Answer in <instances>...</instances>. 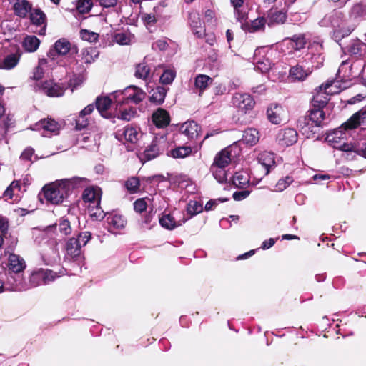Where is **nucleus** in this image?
Listing matches in <instances>:
<instances>
[{
	"mask_svg": "<svg viewBox=\"0 0 366 366\" xmlns=\"http://www.w3.org/2000/svg\"><path fill=\"white\" fill-rule=\"evenodd\" d=\"M14 13L20 18H26L28 14L31 13L32 5L26 0H18L14 4Z\"/></svg>",
	"mask_w": 366,
	"mask_h": 366,
	"instance_id": "obj_25",
	"label": "nucleus"
},
{
	"mask_svg": "<svg viewBox=\"0 0 366 366\" xmlns=\"http://www.w3.org/2000/svg\"><path fill=\"white\" fill-rule=\"evenodd\" d=\"M30 20L32 24L40 27L38 34L39 35H44L46 27V14L41 9H34L30 13Z\"/></svg>",
	"mask_w": 366,
	"mask_h": 366,
	"instance_id": "obj_17",
	"label": "nucleus"
},
{
	"mask_svg": "<svg viewBox=\"0 0 366 366\" xmlns=\"http://www.w3.org/2000/svg\"><path fill=\"white\" fill-rule=\"evenodd\" d=\"M81 60L86 64L94 62L99 56V51L93 47L85 48L81 50Z\"/></svg>",
	"mask_w": 366,
	"mask_h": 366,
	"instance_id": "obj_36",
	"label": "nucleus"
},
{
	"mask_svg": "<svg viewBox=\"0 0 366 366\" xmlns=\"http://www.w3.org/2000/svg\"><path fill=\"white\" fill-rule=\"evenodd\" d=\"M54 226L49 228L51 229ZM54 227H58V230L60 234L63 236L69 235L71 233L72 229L71 227L70 222L67 219L62 218L59 220V224H55Z\"/></svg>",
	"mask_w": 366,
	"mask_h": 366,
	"instance_id": "obj_42",
	"label": "nucleus"
},
{
	"mask_svg": "<svg viewBox=\"0 0 366 366\" xmlns=\"http://www.w3.org/2000/svg\"><path fill=\"white\" fill-rule=\"evenodd\" d=\"M88 183L86 178L74 177L64 179L45 185L42 192L46 200L53 204L62 203L70 192L77 188L83 187Z\"/></svg>",
	"mask_w": 366,
	"mask_h": 366,
	"instance_id": "obj_1",
	"label": "nucleus"
},
{
	"mask_svg": "<svg viewBox=\"0 0 366 366\" xmlns=\"http://www.w3.org/2000/svg\"><path fill=\"white\" fill-rule=\"evenodd\" d=\"M266 22L267 20L264 17H259L252 21L250 24H242L241 27L249 32H256L263 30Z\"/></svg>",
	"mask_w": 366,
	"mask_h": 366,
	"instance_id": "obj_31",
	"label": "nucleus"
},
{
	"mask_svg": "<svg viewBox=\"0 0 366 366\" xmlns=\"http://www.w3.org/2000/svg\"><path fill=\"white\" fill-rule=\"evenodd\" d=\"M337 142L330 143L334 148L338 149L344 152H354L356 154L362 156L366 158V141H360L355 144L343 143L340 144L339 140L337 139Z\"/></svg>",
	"mask_w": 366,
	"mask_h": 366,
	"instance_id": "obj_13",
	"label": "nucleus"
},
{
	"mask_svg": "<svg viewBox=\"0 0 366 366\" xmlns=\"http://www.w3.org/2000/svg\"><path fill=\"white\" fill-rule=\"evenodd\" d=\"M71 49V43L66 39H60L56 41L54 45V50H50L48 56L54 59V53L56 52L59 55H66Z\"/></svg>",
	"mask_w": 366,
	"mask_h": 366,
	"instance_id": "obj_24",
	"label": "nucleus"
},
{
	"mask_svg": "<svg viewBox=\"0 0 366 366\" xmlns=\"http://www.w3.org/2000/svg\"><path fill=\"white\" fill-rule=\"evenodd\" d=\"M187 213L190 215L189 217L187 218L188 220L190 217L199 214L202 211V205L195 200H191L187 204Z\"/></svg>",
	"mask_w": 366,
	"mask_h": 366,
	"instance_id": "obj_47",
	"label": "nucleus"
},
{
	"mask_svg": "<svg viewBox=\"0 0 366 366\" xmlns=\"http://www.w3.org/2000/svg\"><path fill=\"white\" fill-rule=\"evenodd\" d=\"M167 94V89L162 86H158L152 90L150 101L156 104H161L164 102Z\"/></svg>",
	"mask_w": 366,
	"mask_h": 366,
	"instance_id": "obj_40",
	"label": "nucleus"
},
{
	"mask_svg": "<svg viewBox=\"0 0 366 366\" xmlns=\"http://www.w3.org/2000/svg\"><path fill=\"white\" fill-rule=\"evenodd\" d=\"M259 139V132L256 129L249 128L244 132L242 141L249 145H254Z\"/></svg>",
	"mask_w": 366,
	"mask_h": 366,
	"instance_id": "obj_37",
	"label": "nucleus"
},
{
	"mask_svg": "<svg viewBox=\"0 0 366 366\" xmlns=\"http://www.w3.org/2000/svg\"><path fill=\"white\" fill-rule=\"evenodd\" d=\"M212 79L205 74H199L194 78V90L199 96L212 83Z\"/></svg>",
	"mask_w": 366,
	"mask_h": 366,
	"instance_id": "obj_26",
	"label": "nucleus"
},
{
	"mask_svg": "<svg viewBox=\"0 0 366 366\" xmlns=\"http://www.w3.org/2000/svg\"><path fill=\"white\" fill-rule=\"evenodd\" d=\"M118 0H95L96 3H99V5L104 8L114 7L117 5Z\"/></svg>",
	"mask_w": 366,
	"mask_h": 366,
	"instance_id": "obj_61",
	"label": "nucleus"
},
{
	"mask_svg": "<svg viewBox=\"0 0 366 366\" xmlns=\"http://www.w3.org/2000/svg\"><path fill=\"white\" fill-rule=\"evenodd\" d=\"M341 91L338 81H327L319 87V91L314 96L312 106L314 109H322L329 101L328 95L337 94Z\"/></svg>",
	"mask_w": 366,
	"mask_h": 366,
	"instance_id": "obj_6",
	"label": "nucleus"
},
{
	"mask_svg": "<svg viewBox=\"0 0 366 366\" xmlns=\"http://www.w3.org/2000/svg\"><path fill=\"white\" fill-rule=\"evenodd\" d=\"M231 162L230 152L227 148L222 149L218 152L214 159L212 164L227 168Z\"/></svg>",
	"mask_w": 366,
	"mask_h": 366,
	"instance_id": "obj_32",
	"label": "nucleus"
},
{
	"mask_svg": "<svg viewBox=\"0 0 366 366\" xmlns=\"http://www.w3.org/2000/svg\"><path fill=\"white\" fill-rule=\"evenodd\" d=\"M101 197V189L94 187L86 188L82 194L84 202L89 203V211L91 217L97 219H102L105 216L104 211L100 208Z\"/></svg>",
	"mask_w": 366,
	"mask_h": 366,
	"instance_id": "obj_5",
	"label": "nucleus"
},
{
	"mask_svg": "<svg viewBox=\"0 0 366 366\" xmlns=\"http://www.w3.org/2000/svg\"><path fill=\"white\" fill-rule=\"evenodd\" d=\"M312 73L310 68L304 69L302 65L297 64L290 68V77L292 81H303Z\"/></svg>",
	"mask_w": 366,
	"mask_h": 366,
	"instance_id": "obj_22",
	"label": "nucleus"
},
{
	"mask_svg": "<svg viewBox=\"0 0 366 366\" xmlns=\"http://www.w3.org/2000/svg\"><path fill=\"white\" fill-rule=\"evenodd\" d=\"M40 44L39 39L35 36H27L23 41V47L28 52L37 50Z\"/></svg>",
	"mask_w": 366,
	"mask_h": 366,
	"instance_id": "obj_39",
	"label": "nucleus"
},
{
	"mask_svg": "<svg viewBox=\"0 0 366 366\" xmlns=\"http://www.w3.org/2000/svg\"><path fill=\"white\" fill-rule=\"evenodd\" d=\"M49 61L46 59H41L39 60L38 66H36L32 72L31 79L35 80L36 82H40L39 81L43 78L45 71L48 66Z\"/></svg>",
	"mask_w": 366,
	"mask_h": 366,
	"instance_id": "obj_33",
	"label": "nucleus"
},
{
	"mask_svg": "<svg viewBox=\"0 0 366 366\" xmlns=\"http://www.w3.org/2000/svg\"><path fill=\"white\" fill-rule=\"evenodd\" d=\"M267 118L269 122L274 124H281L287 119V112L282 107L277 104L272 105L267 109Z\"/></svg>",
	"mask_w": 366,
	"mask_h": 366,
	"instance_id": "obj_14",
	"label": "nucleus"
},
{
	"mask_svg": "<svg viewBox=\"0 0 366 366\" xmlns=\"http://www.w3.org/2000/svg\"><path fill=\"white\" fill-rule=\"evenodd\" d=\"M176 76V71L173 69H165L160 76V81L163 84H171Z\"/></svg>",
	"mask_w": 366,
	"mask_h": 366,
	"instance_id": "obj_48",
	"label": "nucleus"
},
{
	"mask_svg": "<svg viewBox=\"0 0 366 366\" xmlns=\"http://www.w3.org/2000/svg\"><path fill=\"white\" fill-rule=\"evenodd\" d=\"M234 107L244 113L253 109L255 102L251 95L246 93H236L232 97Z\"/></svg>",
	"mask_w": 366,
	"mask_h": 366,
	"instance_id": "obj_12",
	"label": "nucleus"
},
{
	"mask_svg": "<svg viewBox=\"0 0 366 366\" xmlns=\"http://www.w3.org/2000/svg\"><path fill=\"white\" fill-rule=\"evenodd\" d=\"M139 186V181L136 177H131L126 182L127 189L132 193L135 192Z\"/></svg>",
	"mask_w": 366,
	"mask_h": 366,
	"instance_id": "obj_56",
	"label": "nucleus"
},
{
	"mask_svg": "<svg viewBox=\"0 0 366 366\" xmlns=\"http://www.w3.org/2000/svg\"><path fill=\"white\" fill-rule=\"evenodd\" d=\"M259 162L265 169V174H268L269 169L275 164L274 154L269 152H264L259 156Z\"/></svg>",
	"mask_w": 366,
	"mask_h": 366,
	"instance_id": "obj_29",
	"label": "nucleus"
},
{
	"mask_svg": "<svg viewBox=\"0 0 366 366\" xmlns=\"http://www.w3.org/2000/svg\"><path fill=\"white\" fill-rule=\"evenodd\" d=\"M236 19L242 24H247L244 22L247 19V13L245 9L242 8H237L234 9Z\"/></svg>",
	"mask_w": 366,
	"mask_h": 366,
	"instance_id": "obj_57",
	"label": "nucleus"
},
{
	"mask_svg": "<svg viewBox=\"0 0 366 366\" xmlns=\"http://www.w3.org/2000/svg\"><path fill=\"white\" fill-rule=\"evenodd\" d=\"M154 50L165 51L168 47V43L165 39H159L152 45Z\"/></svg>",
	"mask_w": 366,
	"mask_h": 366,
	"instance_id": "obj_59",
	"label": "nucleus"
},
{
	"mask_svg": "<svg viewBox=\"0 0 366 366\" xmlns=\"http://www.w3.org/2000/svg\"><path fill=\"white\" fill-rule=\"evenodd\" d=\"M107 222L109 225V231L112 233H117V231L124 228L127 221L125 218L117 214H110L107 217Z\"/></svg>",
	"mask_w": 366,
	"mask_h": 366,
	"instance_id": "obj_20",
	"label": "nucleus"
},
{
	"mask_svg": "<svg viewBox=\"0 0 366 366\" xmlns=\"http://www.w3.org/2000/svg\"><path fill=\"white\" fill-rule=\"evenodd\" d=\"M150 73V68L144 63L139 64L136 67L135 76L141 79H147Z\"/></svg>",
	"mask_w": 366,
	"mask_h": 366,
	"instance_id": "obj_44",
	"label": "nucleus"
},
{
	"mask_svg": "<svg viewBox=\"0 0 366 366\" xmlns=\"http://www.w3.org/2000/svg\"><path fill=\"white\" fill-rule=\"evenodd\" d=\"M137 114L136 109L134 107H130L128 109H124L120 112V114H118V119L124 121H130L134 116Z\"/></svg>",
	"mask_w": 366,
	"mask_h": 366,
	"instance_id": "obj_52",
	"label": "nucleus"
},
{
	"mask_svg": "<svg viewBox=\"0 0 366 366\" xmlns=\"http://www.w3.org/2000/svg\"><path fill=\"white\" fill-rule=\"evenodd\" d=\"M366 16V6L362 4H355L350 12V20L357 24L359 19Z\"/></svg>",
	"mask_w": 366,
	"mask_h": 366,
	"instance_id": "obj_35",
	"label": "nucleus"
},
{
	"mask_svg": "<svg viewBox=\"0 0 366 366\" xmlns=\"http://www.w3.org/2000/svg\"><path fill=\"white\" fill-rule=\"evenodd\" d=\"M297 140V133L294 129H285L279 131L277 141L282 147H288L295 144Z\"/></svg>",
	"mask_w": 366,
	"mask_h": 366,
	"instance_id": "obj_15",
	"label": "nucleus"
},
{
	"mask_svg": "<svg viewBox=\"0 0 366 366\" xmlns=\"http://www.w3.org/2000/svg\"><path fill=\"white\" fill-rule=\"evenodd\" d=\"M4 276L6 277V274H4L0 277V292H3L6 290H14L16 287L14 284H11L9 286H7V284H5L4 278Z\"/></svg>",
	"mask_w": 366,
	"mask_h": 366,
	"instance_id": "obj_60",
	"label": "nucleus"
},
{
	"mask_svg": "<svg viewBox=\"0 0 366 366\" xmlns=\"http://www.w3.org/2000/svg\"><path fill=\"white\" fill-rule=\"evenodd\" d=\"M59 276L52 270L39 269L34 271L29 278V283L32 287L46 285L54 281Z\"/></svg>",
	"mask_w": 366,
	"mask_h": 366,
	"instance_id": "obj_10",
	"label": "nucleus"
},
{
	"mask_svg": "<svg viewBox=\"0 0 366 366\" xmlns=\"http://www.w3.org/2000/svg\"><path fill=\"white\" fill-rule=\"evenodd\" d=\"M112 101L114 102V99L112 96V93L109 96L98 97L96 99V108L103 117L109 118L111 117L108 109L110 108Z\"/></svg>",
	"mask_w": 366,
	"mask_h": 366,
	"instance_id": "obj_19",
	"label": "nucleus"
},
{
	"mask_svg": "<svg viewBox=\"0 0 366 366\" xmlns=\"http://www.w3.org/2000/svg\"><path fill=\"white\" fill-rule=\"evenodd\" d=\"M271 61L268 59H264L262 60L259 59L256 61L255 68L262 73L268 71L271 69Z\"/></svg>",
	"mask_w": 366,
	"mask_h": 366,
	"instance_id": "obj_54",
	"label": "nucleus"
},
{
	"mask_svg": "<svg viewBox=\"0 0 366 366\" xmlns=\"http://www.w3.org/2000/svg\"><path fill=\"white\" fill-rule=\"evenodd\" d=\"M147 204L144 199L140 198L134 202V209L138 213L144 212L147 209Z\"/></svg>",
	"mask_w": 366,
	"mask_h": 366,
	"instance_id": "obj_58",
	"label": "nucleus"
},
{
	"mask_svg": "<svg viewBox=\"0 0 366 366\" xmlns=\"http://www.w3.org/2000/svg\"><path fill=\"white\" fill-rule=\"evenodd\" d=\"M360 44L359 42H355L350 46L348 51L351 54L356 55L360 53Z\"/></svg>",
	"mask_w": 366,
	"mask_h": 366,
	"instance_id": "obj_64",
	"label": "nucleus"
},
{
	"mask_svg": "<svg viewBox=\"0 0 366 366\" xmlns=\"http://www.w3.org/2000/svg\"><path fill=\"white\" fill-rule=\"evenodd\" d=\"M19 59V53L10 54L0 61V68L6 70L12 69L18 64Z\"/></svg>",
	"mask_w": 366,
	"mask_h": 366,
	"instance_id": "obj_30",
	"label": "nucleus"
},
{
	"mask_svg": "<svg viewBox=\"0 0 366 366\" xmlns=\"http://www.w3.org/2000/svg\"><path fill=\"white\" fill-rule=\"evenodd\" d=\"M361 126L362 129H366V107H363L356 113H355L346 122H345L340 128L335 129L332 133L328 134L326 140L329 143L337 142V139H344L345 133L343 130L347 131Z\"/></svg>",
	"mask_w": 366,
	"mask_h": 366,
	"instance_id": "obj_2",
	"label": "nucleus"
},
{
	"mask_svg": "<svg viewBox=\"0 0 366 366\" xmlns=\"http://www.w3.org/2000/svg\"><path fill=\"white\" fill-rule=\"evenodd\" d=\"M307 41L304 35H295L288 40V46L295 51H299L305 47Z\"/></svg>",
	"mask_w": 366,
	"mask_h": 366,
	"instance_id": "obj_38",
	"label": "nucleus"
},
{
	"mask_svg": "<svg viewBox=\"0 0 366 366\" xmlns=\"http://www.w3.org/2000/svg\"><path fill=\"white\" fill-rule=\"evenodd\" d=\"M34 153V149L28 147L24 149L21 155V158L24 160H31V157Z\"/></svg>",
	"mask_w": 366,
	"mask_h": 366,
	"instance_id": "obj_63",
	"label": "nucleus"
},
{
	"mask_svg": "<svg viewBox=\"0 0 366 366\" xmlns=\"http://www.w3.org/2000/svg\"><path fill=\"white\" fill-rule=\"evenodd\" d=\"M325 114L322 109L311 108L309 114L302 119L298 121L300 126L303 134H307L309 137L310 134H307L310 128L317 129L323 127L322 121L325 119ZM316 129H312L311 132L315 134Z\"/></svg>",
	"mask_w": 366,
	"mask_h": 366,
	"instance_id": "obj_7",
	"label": "nucleus"
},
{
	"mask_svg": "<svg viewBox=\"0 0 366 366\" xmlns=\"http://www.w3.org/2000/svg\"><path fill=\"white\" fill-rule=\"evenodd\" d=\"M293 182L292 177L287 176L284 178L279 179L275 185L277 192H282Z\"/></svg>",
	"mask_w": 366,
	"mask_h": 366,
	"instance_id": "obj_53",
	"label": "nucleus"
},
{
	"mask_svg": "<svg viewBox=\"0 0 366 366\" xmlns=\"http://www.w3.org/2000/svg\"><path fill=\"white\" fill-rule=\"evenodd\" d=\"M286 14L282 11L270 12L268 16V26L283 24L286 19Z\"/></svg>",
	"mask_w": 366,
	"mask_h": 366,
	"instance_id": "obj_41",
	"label": "nucleus"
},
{
	"mask_svg": "<svg viewBox=\"0 0 366 366\" xmlns=\"http://www.w3.org/2000/svg\"><path fill=\"white\" fill-rule=\"evenodd\" d=\"M114 99L117 109L124 104L133 102L136 104L142 102L146 97V93L136 86H129L124 90H118L112 93Z\"/></svg>",
	"mask_w": 366,
	"mask_h": 366,
	"instance_id": "obj_3",
	"label": "nucleus"
},
{
	"mask_svg": "<svg viewBox=\"0 0 366 366\" xmlns=\"http://www.w3.org/2000/svg\"><path fill=\"white\" fill-rule=\"evenodd\" d=\"M330 20L331 26L334 29L333 36L337 41L349 36L357 26L355 21L350 20V16L347 19L340 11L335 12L330 17Z\"/></svg>",
	"mask_w": 366,
	"mask_h": 366,
	"instance_id": "obj_4",
	"label": "nucleus"
},
{
	"mask_svg": "<svg viewBox=\"0 0 366 366\" xmlns=\"http://www.w3.org/2000/svg\"><path fill=\"white\" fill-rule=\"evenodd\" d=\"M31 128L36 131L42 130V136L49 137L51 134H58L60 125L54 119L49 118L40 120Z\"/></svg>",
	"mask_w": 366,
	"mask_h": 366,
	"instance_id": "obj_11",
	"label": "nucleus"
},
{
	"mask_svg": "<svg viewBox=\"0 0 366 366\" xmlns=\"http://www.w3.org/2000/svg\"><path fill=\"white\" fill-rule=\"evenodd\" d=\"M249 194L250 192L247 190L235 192L233 194L232 197L235 201H241L247 198L249 195Z\"/></svg>",
	"mask_w": 366,
	"mask_h": 366,
	"instance_id": "obj_62",
	"label": "nucleus"
},
{
	"mask_svg": "<svg viewBox=\"0 0 366 366\" xmlns=\"http://www.w3.org/2000/svg\"><path fill=\"white\" fill-rule=\"evenodd\" d=\"M249 182V178L245 173L236 172L233 176L232 182L237 187L244 188Z\"/></svg>",
	"mask_w": 366,
	"mask_h": 366,
	"instance_id": "obj_43",
	"label": "nucleus"
},
{
	"mask_svg": "<svg viewBox=\"0 0 366 366\" xmlns=\"http://www.w3.org/2000/svg\"><path fill=\"white\" fill-rule=\"evenodd\" d=\"M210 172H212L214 179L219 183H224L227 180V168L212 164L210 167Z\"/></svg>",
	"mask_w": 366,
	"mask_h": 366,
	"instance_id": "obj_34",
	"label": "nucleus"
},
{
	"mask_svg": "<svg viewBox=\"0 0 366 366\" xmlns=\"http://www.w3.org/2000/svg\"><path fill=\"white\" fill-rule=\"evenodd\" d=\"M192 152L189 147H179L171 150V156L174 158H184Z\"/></svg>",
	"mask_w": 366,
	"mask_h": 366,
	"instance_id": "obj_46",
	"label": "nucleus"
},
{
	"mask_svg": "<svg viewBox=\"0 0 366 366\" xmlns=\"http://www.w3.org/2000/svg\"><path fill=\"white\" fill-rule=\"evenodd\" d=\"M124 138L127 141L134 143L138 139L139 133L134 127L126 128L123 132Z\"/></svg>",
	"mask_w": 366,
	"mask_h": 366,
	"instance_id": "obj_49",
	"label": "nucleus"
},
{
	"mask_svg": "<svg viewBox=\"0 0 366 366\" xmlns=\"http://www.w3.org/2000/svg\"><path fill=\"white\" fill-rule=\"evenodd\" d=\"M89 124V119L86 116L82 115L79 113V116L76 119V129L77 130H81L86 128Z\"/></svg>",
	"mask_w": 366,
	"mask_h": 366,
	"instance_id": "obj_55",
	"label": "nucleus"
},
{
	"mask_svg": "<svg viewBox=\"0 0 366 366\" xmlns=\"http://www.w3.org/2000/svg\"><path fill=\"white\" fill-rule=\"evenodd\" d=\"M179 129L189 139H194L199 136L200 127L194 121H187L182 124Z\"/></svg>",
	"mask_w": 366,
	"mask_h": 366,
	"instance_id": "obj_23",
	"label": "nucleus"
},
{
	"mask_svg": "<svg viewBox=\"0 0 366 366\" xmlns=\"http://www.w3.org/2000/svg\"><path fill=\"white\" fill-rule=\"evenodd\" d=\"M189 24L194 34L198 38H202L204 36L205 29L198 12L193 11L189 14Z\"/></svg>",
	"mask_w": 366,
	"mask_h": 366,
	"instance_id": "obj_18",
	"label": "nucleus"
},
{
	"mask_svg": "<svg viewBox=\"0 0 366 366\" xmlns=\"http://www.w3.org/2000/svg\"><path fill=\"white\" fill-rule=\"evenodd\" d=\"M81 38L89 42H95L98 40L99 34L95 32L89 31L86 29H81L80 31Z\"/></svg>",
	"mask_w": 366,
	"mask_h": 366,
	"instance_id": "obj_51",
	"label": "nucleus"
},
{
	"mask_svg": "<svg viewBox=\"0 0 366 366\" xmlns=\"http://www.w3.org/2000/svg\"><path fill=\"white\" fill-rule=\"evenodd\" d=\"M152 119L153 123L158 128H164L170 123L169 114L162 108H159L154 112Z\"/></svg>",
	"mask_w": 366,
	"mask_h": 366,
	"instance_id": "obj_21",
	"label": "nucleus"
},
{
	"mask_svg": "<svg viewBox=\"0 0 366 366\" xmlns=\"http://www.w3.org/2000/svg\"><path fill=\"white\" fill-rule=\"evenodd\" d=\"M95 0H78L76 9L79 13L86 14L90 11Z\"/></svg>",
	"mask_w": 366,
	"mask_h": 366,
	"instance_id": "obj_45",
	"label": "nucleus"
},
{
	"mask_svg": "<svg viewBox=\"0 0 366 366\" xmlns=\"http://www.w3.org/2000/svg\"><path fill=\"white\" fill-rule=\"evenodd\" d=\"M9 269L14 273H19L23 271L26 267L25 262L20 256L11 254L9 257Z\"/></svg>",
	"mask_w": 366,
	"mask_h": 366,
	"instance_id": "obj_27",
	"label": "nucleus"
},
{
	"mask_svg": "<svg viewBox=\"0 0 366 366\" xmlns=\"http://www.w3.org/2000/svg\"><path fill=\"white\" fill-rule=\"evenodd\" d=\"M92 234L89 232L80 233L76 238H71L66 244V259H77L81 257L82 250L87 242L91 239Z\"/></svg>",
	"mask_w": 366,
	"mask_h": 366,
	"instance_id": "obj_8",
	"label": "nucleus"
},
{
	"mask_svg": "<svg viewBox=\"0 0 366 366\" xmlns=\"http://www.w3.org/2000/svg\"><path fill=\"white\" fill-rule=\"evenodd\" d=\"M187 221V219L184 218L182 221H176L170 214H163L159 218L160 225L167 229L172 230L174 228L181 226L183 223Z\"/></svg>",
	"mask_w": 366,
	"mask_h": 366,
	"instance_id": "obj_28",
	"label": "nucleus"
},
{
	"mask_svg": "<svg viewBox=\"0 0 366 366\" xmlns=\"http://www.w3.org/2000/svg\"><path fill=\"white\" fill-rule=\"evenodd\" d=\"M164 144V137L154 139L144 152L143 156L145 160L149 161L156 158L163 151Z\"/></svg>",
	"mask_w": 366,
	"mask_h": 366,
	"instance_id": "obj_16",
	"label": "nucleus"
},
{
	"mask_svg": "<svg viewBox=\"0 0 366 366\" xmlns=\"http://www.w3.org/2000/svg\"><path fill=\"white\" fill-rule=\"evenodd\" d=\"M132 35L124 32L117 33L114 36V41L120 45H128L131 42Z\"/></svg>",
	"mask_w": 366,
	"mask_h": 366,
	"instance_id": "obj_50",
	"label": "nucleus"
},
{
	"mask_svg": "<svg viewBox=\"0 0 366 366\" xmlns=\"http://www.w3.org/2000/svg\"><path fill=\"white\" fill-rule=\"evenodd\" d=\"M66 89L63 84L56 83L53 80L36 82L34 85V90L36 92H41L51 97L63 96Z\"/></svg>",
	"mask_w": 366,
	"mask_h": 366,
	"instance_id": "obj_9",
	"label": "nucleus"
}]
</instances>
